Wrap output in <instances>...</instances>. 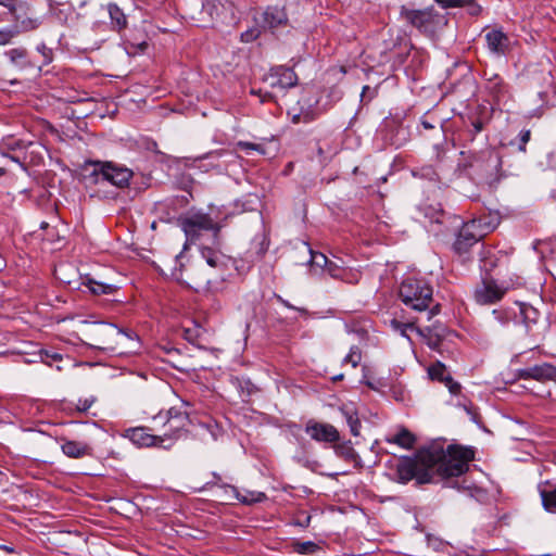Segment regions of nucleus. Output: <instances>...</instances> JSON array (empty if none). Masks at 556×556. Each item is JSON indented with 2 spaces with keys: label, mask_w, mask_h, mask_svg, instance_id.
<instances>
[{
  "label": "nucleus",
  "mask_w": 556,
  "mask_h": 556,
  "mask_svg": "<svg viewBox=\"0 0 556 556\" xmlns=\"http://www.w3.org/2000/svg\"><path fill=\"white\" fill-rule=\"evenodd\" d=\"M473 458L472 448L456 444L448 445L446 451L439 447L421 450V459L431 467L434 482L464 475Z\"/></svg>",
  "instance_id": "f257e3e1"
},
{
  "label": "nucleus",
  "mask_w": 556,
  "mask_h": 556,
  "mask_svg": "<svg viewBox=\"0 0 556 556\" xmlns=\"http://www.w3.org/2000/svg\"><path fill=\"white\" fill-rule=\"evenodd\" d=\"M399 295L406 306L422 312L430 307L433 290L425 279L407 277L400 286Z\"/></svg>",
  "instance_id": "f03ea898"
},
{
  "label": "nucleus",
  "mask_w": 556,
  "mask_h": 556,
  "mask_svg": "<svg viewBox=\"0 0 556 556\" xmlns=\"http://www.w3.org/2000/svg\"><path fill=\"white\" fill-rule=\"evenodd\" d=\"M415 479L418 484L432 483L434 477L431 467L426 465L421 459V451L415 458L403 457L396 465V481L407 483Z\"/></svg>",
  "instance_id": "7ed1b4c3"
},
{
  "label": "nucleus",
  "mask_w": 556,
  "mask_h": 556,
  "mask_svg": "<svg viewBox=\"0 0 556 556\" xmlns=\"http://www.w3.org/2000/svg\"><path fill=\"white\" fill-rule=\"evenodd\" d=\"M180 227L186 235L185 249L200 240L203 232H211L213 243L218 244V233L220 227L207 214H194L179 220Z\"/></svg>",
  "instance_id": "20e7f679"
},
{
  "label": "nucleus",
  "mask_w": 556,
  "mask_h": 556,
  "mask_svg": "<svg viewBox=\"0 0 556 556\" xmlns=\"http://www.w3.org/2000/svg\"><path fill=\"white\" fill-rule=\"evenodd\" d=\"M495 227L485 223L483 218H475L463 225L453 244L455 252L464 255L470 248L491 232Z\"/></svg>",
  "instance_id": "39448f33"
},
{
  "label": "nucleus",
  "mask_w": 556,
  "mask_h": 556,
  "mask_svg": "<svg viewBox=\"0 0 556 556\" xmlns=\"http://www.w3.org/2000/svg\"><path fill=\"white\" fill-rule=\"evenodd\" d=\"M522 285L523 280L520 276H516L515 279H510V282L504 281L502 285H498L495 280L485 279L476 288L475 300L481 305L494 304L501 301L509 289H514Z\"/></svg>",
  "instance_id": "423d86ee"
},
{
  "label": "nucleus",
  "mask_w": 556,
  "mask_h": 556,
  "mask_svg": "<svg viewBox=\"0 0 556 556\" xmlns=\"http://www.w3.org/2000/svg\"><path fill=\"white\" fill-rule=\"evenodd\" d=\"M122 437L128 439L138 447H162L165 450L170 448V444H165L168 441V438L152 434L148 427L141 426L128 428L124 430Z\"/></svg>",
  "instance_id": "0eeeda50"
},
{
  "label": "nucleus",
  "mask_w": 556,
  "mask_h": 556,
  "mask_svg": "<svg viewBox=\"0 0 556 556\" xmlns=\"http://www.w3.org/2000/svg\"><path fill=\"white\" fill-rule=\"evenodd\" d=\"M346 274L348 269L341 258H329L324 253L315 251V279L321 280L328 275L333 279L343 280Z\"/></svg>",
  "instance_id": "6e6552de"
},
{
  "label": "nucleus",
  "mask_w": 556,
  "mask_h": 556,
  "mask_svg": "<svg viewBox=\"0 0 556 556\" xmlns=\"http://www.w3.org/2000/svg\"><path fill=\"white\" fill-rule=\"evenodd\" d=\"M188 424L189 416L186 412L177 407L169 408L166 413V421L164 424V426L167 428V431H165L162 435L168 438V441L165 444H170L172 447L175 441H177L186 432V427Z\"/></svg>",
  "instance_id": "1a4fd4ad"
},
{
  "label": "nucleus",
  "mask_w": 556,
  "mask_h": 556,
  "mask_svg": "<svg viewBox=\"0 0 556 556\" xmlns=\"http://www.w3.org/2000/svg\"><path fill=\"white\" fill-rule=\"evenodd\" d=\"M264 81L273 89H287L296 85L298 77L290 67L276 66L265 76Z\"/></svg>",
  "instance_id": "9d476101"
},
{
  "label": "nucleus",
  "mask_w": 556,
  "mask_h": 556,
  "mask_svg": "<svg viewBox=\"0 0 556 556\" xmlns=\"http://www.w3.org/2000/svg\"><path fill=\"white\" fill-rule=\"evenodd\" d=\"M401 14L408 23L422 33H432L434 30L435 14H433L432 10L403 9Z\"/></svg>",
  "instance_id": "9b49d317"
},
{
  "label": "nucleus",
  "mask_w": 556,
  "mask_h": 556,
  "mask_svg": "<svg viewBox=\"0 0 556 556\" xmlns=\"http://www.w3.org/2000/svg\"><path fill=\"white\" fill-rule=\"evenodd\" d=\"M96 332L99 337L102 338V340H100V343L102 345H93V346L103 349V350L113 349V346L111 345L112 339L115 337H118V336H123L132 341H138V336L136 332H134L132 330L121 329L113 324H104V323L98 324V328H97Z\"/></svg>",
  "instance_id": "f8f14e48"
},
{
  "label": "nucleus",
  "mask_w": 556,
  "mask_h": 556,
  "mask_svg": "<svg viewBox=\"0 0 556 556\" xmlns=\"http://www.w3.org/2000/svg\"><path fill=\"white\" fill-rule=\"evenodd\" d=\"M516 375L519 379L522 380L531 379L539 382L548 380L556 381V367L549 363H543L532 367L518 369Z\"/></svg>",
  "instance_id": "ddd939ff"
},
{
  "label": "nucleus",
  "mask_w": 556,
  "mask_h": 556,
  "mask_svg": "<svg viewBox=\"0 0 556 556\" xmlns=\"http://www.w3.org/2000/svg\"><path fill=\"white\" fill-rule=\"evenodd\" d=\"M105 167L104 181L117 188H125L129 185L134 176V172L130 168L110 161H106Z\"/></svg>",
  "instance_id": "4468645a"
},
{
  "label": "nucleus",
  "mask_w": 556,
  "mask_h": 556,
  "mask_svg": "<svg viewBox=\"0 0 556 556\" xmlns=\"http://www.w3.org/2000/svg\"><path fill=\"white\" fill-rule=\"evenodd\" d=\"M419 212L422 214L425 223L428 222L427 227L430 232H433L435 236L442 232L441 227L445 222V213L440 204H421Z\"/></svg>",
  "instance_id": "2eb2a0df"
},
{
  "label": "nucleus",
  "mask_w": 556,
  "mask_h": 556,
  "mask_svg": "<svg viewBox=\"0 0 556 556\" xmlns=\"http://www.w3.org/2000/svg\"><path fill=\"white\" fill-rule=\"evenodd\" d=\"M106 161H85L81 165V177L86 184L98 185L101 180L104 181V172Z\"/></svg>",
  "instance_id": "dca6fc26"
},
{
  "label": "nucleus",
  "mask_w": 556,
  "mask_h": 556,
  "mask_svg": "<svg viewBox=\"0 0 556 556\" xmlns=\"http://www.w3.org/2000/svg\"><path fill=\"white\" fill-rule=\"evenodd\" d=\"M263 26L269 29L285 27L288 24V16L283 8L269 5L262 14Z\"/></svg>",
  "instance_id": "f3484780"
},
{
  "label": "nucleus",
  "mask_w": 556,
  "mask_h": 556,
  "mask_svg": "<svg viewBox=\"0 0 556 556\" xmlns=\"http://www.w3.org/2000/svg\"><path fill=\"white\" fill-rule=\"evenodd\" d=\"M538 490L543 508L551 514H556V484L549 481L539 483Z\"/></svg>",
  "instance_id": "a211bd4d"
},
{
  "label": "nucleus",
  "mask_w": 556,
  "mask_h": 556,
  "mask_svg": "<svg viewBox=\"0 0 556 556\" xmlns=\"http://www.w3.org/2000/svg\"><path fill=\"white\" fill-rule=\"evenodd\" d=\"M502 165L501 156L497 152L493 150H488L486 152V165H485V181L489 185H493L497 182L501 178L498 170Z\"/></svg>",
  "instance_id": "6ab92c4d"
},
{
  "label": "nucleus",
  "mask_w": 556,
  "mask_h": 556,
  "mask_svg": "<svg viewBox=\"0 0 556 556\" xmlns=\"http://www.w3.org/2000/svg\"><path fill=\"white\" fill-rule=\"evenodd\" d=\"M488 48L496 54H505L508 48V37L501 30H491L485 35Z\"/></svg>",
  "instance_id": "aec40b11"
},
{
  "label": "nucleus",
  "mask_w": 556,
  "mask_h": 556,
  "mask_svg": "<svg viewBox=\"0 0 556 556\" xmlns=\"http://www.w3.org/2000/svg\"><path fill=\"white\" fill-rule=\"evenodd\" d=\"M225 490L232 494V497L244 505H252L261 503L266 500V494L258 491H245L244 494L240 493L238 488L233 485H224Z\"/></svg>",
  "instance_id": "412c9836"
},
{
  "label": "nucleus",
  "mask_w": 556,
  "mask_h": 556,
  "mask_svg": "<svg viewBox=\"0 0 556 556\" xmlns=\"http://www.w3.org/2000/svg\"><path fill=\"white\" fill-rule=\"evenodd\" d=\"M200 251L202 257L206 261L208 266L213 268L227 267L229 258L226 255H224L219 250L202 245Z\"/></svg>",
  "instance_id": "4be33fe9"
},
{
  "label": "nucleus",
  "mask_w": 556,
  "mask_h": 556,
  "mask_svg": "<svg viewBox=\"0 0 556 556\" xmlns=\"http://www.w3.org/2000/svg\"><path fill=\"white\" fill-rule=\"evenodd\" d=\"M519 317L526 330L530 332L532 327L538 324L541 316L540 312L530 304L518 303Z\"/></svg>",
  "instance_id": "5701e85b"
},
{
  "label": "nucleus",
  "mask_w": 556,
  "mask_h": 556,
  "mask_svg": "<svg viewBox=\"0 0 556 556\" xmlns=\"http://www.w3.org/2000/svg\"><path fill=\"white\" fill-rule=\"evenodd\" d=\"M62 452L72 458H81L84 456L90 455L91 448L88 444L67 440L61 445Z\"/></svg>",
  "instance_id": "b1692460"
},
{
  "label": "nucleus",
  "mask_w": 556,
  "mask_h": 556,
  "mask_svg": "<svg viewBox=\"0 0 556 556\" xmlns=\"http://www.w3.org/2000/svg\"><path fill=\"white\" fill-rule=\"evenodd\" d=\"M486 90L496 102L502 101L508 93L507 85L504 83L503 78L496 74L488 79Z\"/></svg>",
  "instance_id": "393cba45"
},
{
  "label": "nucleus",
  "mask_w": 556,
  "mask_h": 556,
  "mask_svg": "<svg viewBox=\"0 0 556 556\" xmlns=\"http://www.w3.org/2000/svg\"><path fill=\"white\" fill-rule=\"evenodd\" d=\"M388 443L396 444L403 448L410 450L416 443V437L406 428H401L399 432L386 439Z\"/></svg>",
  "instance_id": "a878e982"
},
{
  "label": "nucleus",
  "mask_w": 556,
  "mask_h": 556,
  "mask_svg": "<svg viewBox=\"0 0 556 556\" xmlns=\"http://www.w3.org/2000/svg\"><path fill=\"white\" fill-rule=\"evenodd\" d=\"M339 431L331 425L328 424H316L315 422V440L325 442H337L339 440Z\"/></svg>",
  "instance_id": "bb28decb"
},
{
  "label": "nucleus",
  "mask_w": 556,
  "mask_h": 556,
  "mask_svg": "<svg viewBox=\"0 0 556 556\" xmlns=\"http://www.w3.org/2000/svg\"><path fill=\"white\" fill-rule=\"evenodd\" d=\"M108 12L110 15L112 29L119 31L127 27V17L116 3H109Z\"/></svg>",
  "instance_id": "cd10ccee"
},
{
  "label": "nucleus",
  "mask_w": 556,
  "mask_h": 556,
  "mask_svg": "<svg viewBox=\"0 0 556 556\" xmlns=\"http://www.w3.org/2000/svg\"><path fill=\"white\" fill-rule=\"evenodd\" d=\"M10 63L16 67H25L27 65L28 51L24 47H16L4 52Z\"/></svg>",
  "instance_id": "c85d7f7f"
},
{
  "label": "nucleus",
  "mask_w": 556,
  "mask_h": 556,
  "mask_svg": "<svg viewBox=\"0 0 556 556\" xmlns=\"http://www.w3.org/2000/svg\"><path fill=\"white\" fill-rule=\"evenodd\" d=\"M0 7L5 8L15 21H18L20 18V14L17 12L27 14L30 9L29 3L22 0H0Z\"/></svg>",
  "instance_id": "c756f323"
},
{
  "label": "nucleus",
  "mask_w": 556,
  "mask_h": 556,
  "mask_svg": "<svg viewBox=\"0 0 556 556\" xmlns=\"http://www.w3.org/2000/svg\"><path fill=\"white\" fill-rule=\"evenodd\" d=\"M83 285L86 286L91 293L97 295L112 294L115 291V287L113 285L97 281L89 277H86Z\"/></svg>",
  "instance_id": "7c9ffc66"
},
{
  "label": "nucleus",
  "mask_w": 556,
  "mask_h": 556,
  "mask_svg": "<svg viewBox=\"0 0 556 556\" xmlns=\"http://www.w3.org/2000/svg\"><path fill=\"white\" fill-rule=\"evenodd\" d=\"M16 22H17V24L13 27L15 30H17V36L20 34L34 31V30L38 29L40 27V25L42 24V20L38 16H27L22 20L20 17L18 21H16Z\"/></svg>",
  "instance_id": "2f4dec72"
},
{
  "label": "nucleus",
  "mask_w": 556,
  "mask_h": 556,
  "mask_svg": "<svg viewBox=\"0 0 556 556\" xmlns=\"http://www.w3.org/2000/svg\"><path fill=\"white\" fill-rule=\"evenodd\" d=\"M341 413L345 417V420L350 427L351 433L354 437L359 435V430H361L362 424H361L357 413L353 408L348 407V406H343L341 408Z\"/></svg>",
  "instance_id": "473e14b6"
},
{
  "label": "nucleus",
  "mask_w": 556,
  "mask_h": 556,
  "mask_svg": "<svg viewBox=\"0 0 556 556\" xmlns=\"http://www.w3.org/2000/svg\"><path fill=\"white\" fill-rule=\"evenodd\" d=\"M324 92L320 93L319 98L316 101V104L320 106V110H328L332 103L337 102L341 98V91L337 87H331L324 99Z\"/></svg>",
  "instance_id": "72a5a7b5"
},
{
  "label": "nucleus",
  "mask_w": 556,
  "mask_h": 556,
  "mask_svg": "<svg viewBox=\"0 0 556 556\" xmlns=\"http://www.w3.org/2000/svg\"><path fill=\"white\" fill-rule=\"evenodd\" d=\"M428 374L432 380H438L441 382H445L448 378H451L450 372L447 371L444 364L441 362H437L428 368Z\"/></svg>",
  "instance_id": "f704fd0d"
},
{
  "label": "nucleus",
  "mask_w": 556,
  "mask_h": 556,
  "mask_svg": "<svg viewBox=\"0 0 556 556\" xmlns=\"http://www.w3.org/2000/svg\"><path fill=\"white\" fill-rule=\"evenodd\" d=\"M486 122L481 117H475L470 121L469 128L465 131L466 141L472 142L476 136L485 127Z\"/></svg>",
  "instance_id": "c9c22d12"
},
{
  "label": "nucleus",
  "mask_w": 556,
  "mask_h": 556,
  "mask_svg": "<svg viewBox=\"0 0 556 556\" xmlns=\"http://www.w3.org/2000/svg\"><path fill=\"white\" fill-rule=\"evenodd\" d=\"M336 454L345 460H354L357 457V453L354 450L350 441L334 445Z\"/></svg>",
  "instance_id": "e433bc0d"
},
{
  "label": "nucleus",
  "mask_w": 556,
  "mask_h": 556,
  "mask_svg": "<svg viewBox=\"0 0 556 556\" xmlns=\"http://www.w3.org/2000/svg\"><path fill=\"white\" fill-rule=\"evenodd\" d=\"M494 318L503 326L517 318V314L511 308H495L492 312Z\"/></svg>",
  "instance_id": "4c0bfd02"
},
{
  "label": "nucleus",
  "mask_w": 556,
  "mask_h": 556,
  "mask_svg": "<svg viewBox=\"0 0 556 556\" xmlns=\"http://www.w3.org/2000/svg\"><path fill=\"white\" fill-rule=\"evenodd\" d=\"M15 37H17V30L14 27L0 28V46L10 45Z\"/></svg>",
  "instance_id": "58836bf2"
},
{
  "label": "nucleus",
  "mask_w": 556,
  "mask_h": 556,
  "mask_svg": "<svg viewBox=\"0 0 556 556\" xmlns=\"http://www.w3.org/2000/svg\"><path fill=\"white\" fill-rule=\"evenodd\" d=\"M362 361V352L357 345L350 349L349 354L344 357L343 362L351 364L354 368L358 366Z\"/></svg>",
  "instance_id": "ea45409f"
},
{
  "label": "nucleus",
  "mask_w": 556,
  "mask_h": 556,
  "mask_svg": "<svg viewBox=\"0 0 556 556\" xmlns=\"http://www.w3.org/2000/svg\"><path fill=\"white\" fill-rule=\"evenodd\" d=\"M295 109L289 110L288 115L294 124L309 123L313 119V115L309 112H295Z\"/></svg>",
  "instance_id": "a19ab883"
},
{
  "label": "nucleus",
  "mask_w": 556,
  "mask_h": 556,
  "mask_svg": "<svg viewBox=\"0 0 556 556\" xmlns=\"http://www.w3.org/2000/svg\"><path fill=\"white\" fill-rule=\"evenodd\" d=\"M258 239L260 240L256 241L257 238H255L252 244L255 247V254L257 255L258 258H261L266 253L268 249V243L266 242L264 236H261Z\"/></svg>",
  "instance_id": "79ce46f5"
},
{
  "label": "nucleus",
  "mask_w": 556,
  "mask_h": 556,
  "mask_svg": "<svg viewBox=\"0 0 556 556\" xmlns=\"http://www.w3.org/2000/svg\"><path fill=\"white\" fill-rule=\"evenodd\" d=\"M94 402H96V397L94 396H89V397H86V399H79L77 404H76V410L78 413H86L93 405Z\"/></svg>",
  "instance_id": "37998d69"
},
{
  "label": "nucleus",
  "mask_w": 556,
  "mask_h": 556,
  "mask_svg": "<svg viewBox=\"0 0 556 556\" xmlns=\"http://www.w3.org/2000/svg\"><path fill=\"white\" fill-rule=\"evenodd\" d=\"M237 146L244 151L254 150L261 154H265V149L262 144L252 143L248 141H239Z\"/></svg>",
  "instance_id": "c03bdc74"
},
{
  "label": "nucleus",
  "mask_w": 556,
  "mask_h": 556,
  "mask_svg": "<svg viewBox=\"0 0 556 556\" xmlns=\"http://www.w3.org/2000/svg\"><path fill=\"white\" fill-rule=\"evenodd\" d=\"M233 383L241 389L242 392H245L247 395H251L255 391V386L251 383L249 380L241 381L239 378H236Z\"/></svg>",
  "instance_id": "a18cd8bd"
},
{
  "label": "nucleus",
  "mask_w": 556,
  "mask_h": 556,
  "mask_svg": "<svg viewBox=\"0 0 556 556\" xmlns=\"http://www.w3.org/2000/svg\"><path fill=\"white\" fill-rule=\"evenodd\" d=\"M37 51L43 56V64H49L52 61V50L48 48L45 43L38 45Z\"/></svg>",
  "instance_id": "49530a36"
},
{
  "label": "nucleus",
  "mask_w": 556,
  "mask_h": 556,
  "mask_svg": "<svg viewBox=\"0 0 556 556\" xmlns=\"http://www.w3.org/2000/svg\"><path fill=\"white\" fill-rule=\"evenodd\" d=\"M442 9L463 8L465 0H435Z\"/></svg>",
  "instance_id": "de8ad7c7"
},
{
  "label": "nucleus",
  "mask_w": 556,
  "mask_h": 556,
  "mask_svg": "<svg viewBox=\"0 0 556 556\" xmlns=\"http://www.w3.org/2000/svg\"><path fill=\"white\" fill-rule=\"evenodd\" d=\"M463 8H467L468 13L472 16L479 15L481 12V7L476 0H465Z\"/></svg>",
  "instance_id": "09e8293b"
},
{
  "label": "nucleus",
  "mask_w": 556,
  "mask_h": 556,
  "mask_svg": "<svg viewBox=\"0 0 556 556\" xmlns=\"http://www.w3.org/2000/svg\"><path fill=\"white\" fill-rule=\"evenodd\" d=\"M531 138V131L529 129H523L519 134V150L526 152V146Z\"/></svg>",
  "instance_id": "8fccbe9b"
},
{
  "label": "nucleus",
  "mask_w": 556,
  "mask_h": 556,
  "mask_svg": "<svg viewBox=\"0 0 556 556\" xmlns=\"http://www.w3.org/2000/svg\"><path fill=\"white\" fill-rule=\"evenodd\" d=\"M444 384L448 388V391L454 394V395H457L460 393V390H462V386L455 381L452 377L448 378Z\"/></svg>",
  "instance_id": "3c124183"
},
{
  "label": "nucleus",
  "mask_w": 556,
  "mask_h": 556,
  "mask_svg": "<svg viewBox=\"0 0 556 556\" xmlns=\"http://www.w3.org/2000/svg\"><path fill=\"white\" fill-rule=\"evenodd\" d=\"M260 36L258 29H249L241 34V40L243 42H251Z\"/></svg>",
  "instance_id": "603ef678"
},
{
  "label": "nucleus",
  "mask_w": 556,
  "mask_h": 556,
  "mask_svg": "<svg viewBox=\"0 0 556 556\" xmlns=\"http://www.w3.org/2000/svg\"><path fill=\"white\" fill-rule=\"evenodd\" d=\"M295 549L299 553L308 554V553L313 552V542L306 541V542H302V543H295Z\"/></svg>",
  "instance_id": "864d4df0"
},
{
  "label": "nucleus",
  "mask_w": 556,
  "mask_h": 556,
  "mask_svg": "<svg viewBox=\"0 0 556 556\" xmlns=\"http://www.w3.org/2000/svg\"><path fill=\"white\" fill-rule=\"evenodd\" d=\"M391 324H392V327L395 330L401 331V333L404 334V336H405V332H406V330L408 328H413V324H403V323H401L399 320H395V319H393Z\"/></svg>",
  "instance_id": "5fc2aeb1"
},
{
  "label": "nucleus",
  "mask_w": 556,
  "mask_h": 556,
  "mask_svg": "<svg viewBox=\"0 0 556 556\" xmlns=\"http://www.w3.org/2000/svg\"><path fill=\"white\" fill-rule=\"evenodd\" d=\"M362 382L365 383L368 388H370L371 390H375V391H379L380 387L383 386L381 381L375 382V381L368 379L366 376H364Z\"/></svg>",
  "instance_id": "6e6d98bb"
},
{
  "label": "nucleus",
  "mask_w": 556,
  "mask_h": 556,
  "mask_svg": "<svg viewBox=\"0 0 556 556\" xmlns=\"http://www.w3.org/2000/svg\"><path fill=\"white\" fill-rule=\"evenodd\" d=\"M212 475H213L215 481L214 482H207L206 485L208 486V485H213L214 484V485H218V486L225 489L224 485H227V484L226 483H220V481H222L220 476L218 473H216V472H213Z\"/></svg>",
  "instance_id": "4d7b16f0"
},
{
  "label": "nucleus",
  "mask_w": 556,
  "mask_h": 556,
  "mask_svg": "<svg viewBox=\"0 0 556 556\" xmlns=\"http://www.w3.org/2000/svg\"><path fill=\"white\" fill-rule=\"evenodd\" d=\"M435 123H432L428 121L426 117L421 119V125L425 129H433L435 128V124L439 123V121H434Z\"/></svg>",
  "instance_id": "13d9d810"
},
{
  "label": "nucleus",
  "mask_w": 556,
  "mask_h": 556,
  "mask_svg": "<svg viewBox=\"0 0 556 556\" xmlns=\"http://www.w3.org/2000/svg\"><path fill=\"white\" fill-rule=\"evenodd\" d=\"M440 313V304H435L434 306L430 307L428 312V319H431L433 316L438 315Z\"/></svg>",
  "instance_id": "bf43d9fd"
},
{
  "label": "nucleus",
  "mask_w": 556,
  "mask_h": 556,
  "mask_svg": "<svg viewBox=\"0 0 556 556\" xmlns=\"http://www.w3.org/2000/svg\"><path fill=\"white\" fill-rule=\"evenodd\" d=\"M393 393H394V397L395 400L397 401H403L404 400V392L403 391H396L395 389L393 390Z\"/></svg>",
  "instance_id": "052dcab7"
},
{
  "label": "nucleus",
  "mask_w": 556,
  "mask_h": 556,
  "mask_svg": "<svg viewBox=\"0 0 556 556\" xmlns=\"http://www.w3.org/2000/svg\"><path fill=\"white\" fill-rule=\"evenodd\" d=\"M306 245H307L308 252H309L308 263L312 264L313 263V248L309 245V243H306Z\"/></svg>",
  "instance_id": "680f3d73"
},
{
  "label": "nucleus",
  "mask_w": 556,
  "mask_h": 556,
  "mask_svg": "<svg viewBox=\"0 0 556 556\" xmlns=\"http://www.w3.org/2000/svg\"><path fill=\"white\" fill-rule=\"evenodd\" d=\"M52 359L54 361H61L62 359V356L59 354V353H53L51 355H49Z\"/></svg>",
  "instance_id": "e2e57ef3"
},
{
  "label": "nucleus",
  "mask_w": 556,
  "mask_h": 556,
  "mask_svg": "<svg viewBox=\"0 0 556 556\" xmlns=\"http://www.w3.org/2000/svg\"><path fill=\"white\" fill-rule=\"evenodd\" d=\"M222 154H223V151H216V152L210 153L208 155L210 156H217V157H219V156H222Z\"/></svg>",
  "instance_id": "0e129e2a"
},
{
  "label": "nucleus",
  "mask_w": 556,
  "mask_h": 556,
  "mask_svg": "<svg viewBox=\"0 0 556 556\" xmlns=\"http://www.w3.org/2000/svg\"><path fill=\"white\" fill-rule=\"evenodd\" d=\"M342 379H343V374H340V375H337V376L332 377L333 381H339V380H342Z\"/></svg>",
  "instance_id": "69168bd1"
},
{
  "label": "nucleus",
  "mask_w": 556,
  "mask_h": 556,
  "mask_svg": "<svg viewBox=\"0 0 556 556\" xmlns=\"http://www.w3.org/2000/svg\"><path fill=\"white\" fill-rule=\"evenodd\" d=\"M147 46H148V45H147V42H142V43H140V48H141L142 50H143V49H146V48H147Z\"/></svg>",
  "instance_id": "338daca9"
},
{
  "label": "nucleus",
  "mask_w": 556,
  "mask_h": 556,
  "mask_svg": "<svg viewBox=\"0 0 556 556\" xmlns=\"http://www.w3.org/2000/svg\"><path fill=\"white\" fill-rule=\"evenodd\" d=\"M4 173H5V169L0 167V176L4 175Z\"/></svg>",
  "instance_id": "774afa93"
}]
</instances>
